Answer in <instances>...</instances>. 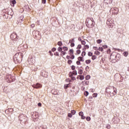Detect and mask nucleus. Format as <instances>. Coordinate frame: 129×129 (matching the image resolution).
Instances as JSON below:
<instances>
[{
    "label": "nucleus",
    "mask_w": 129,
    "mask_h": 129,
    "mask_svg": "<svg viewBox=\"0 0 129 129\" xmlns=\"http://www.w3.org/2000/svg\"><path fill=\"white\" fill-rule=\"evenodd\" d=\"M86 25L89 28H92L94 26L93 19L87 18L86 20Z\"/></svg>",
    "instance_id": "obj_1"
},
{
    "label": "nucleus",
    "mask_w": 129,
    "mask_h": 129,
    "mask_svg": "<svg viewBox=\"0 0 129 129\" xmlns=\"http://www.w3.org/2000/svg\"><path fill=\"white\" fill-rule=\"evenodd\" d=\"M23 54L21 52H18L15 54L14 56V60L17 61L18 62H20L23 58Z\"/></svg>",
    "instance_id": "obj_2"
},
{
    "label": "nucleus",
    "mask_w": 129,
    "mask_h": 129,
    "mask_svg": "<svg viewBox=\"0 0 129 129\" xmlns=\"http://www.w3.org/2000/svg\"><path fill=\"white\" fill-rule=\"evenodd\" d=\"M19 119L22 123H24L28 120V117L25 116L24 114H20Z\"/></svg>",
    "instance_id": "obj_3"
},
{
    "label": "nucleus",
    "mask_w": 129,
    "mask_h": 129,
    "mask_svg": "<svg viewBox=\"0 0 129 129\" xmlns=\"http://www.w3.org/2000/svg\"><path fill=\"white\" fill-rule=\"evenodd\" d=\"M111 58L115 60H119L120 59V54L116 52L112 53L111 55Z\"/></svg>",
    "instance_id": "obj_4"
},
{
    "label": "nucleus",
    "mask_w": 129,
    "mask_h": 129,
    "mask_svg": "<svg viewBox=\"0 0 129 129\" xmlns=\"http://www.w3.org/2000/svg\"><path fill=\"white\" fill-rule=\"evenodd\" d=\"M6 81L8 83L13 82L15 81V77L12 75L7 76L6 77Z\"/></svg>",
    "instance_id": "obj_5"
},
{
    "label": "nucleus",
    "mask_w": 129,
    "mask_h": 129,
    "mask_svg": "<svg viewBox=\"0 0 129 129\" xmlns=\"http://www.w3.org/2000/svg\"><path fill=\"white\" fill-rule=\"evenodd\" d=\"M110 12L112 14V15H117L118 14L119 10L116 8H112L110 10Z\"/></svg>",
    "instance_id": "obj_6"
},
{
    "label": "nucleus",
    "mask_w": 129,
    "mask_h": 129,
    "mask_svg": "<svg viewBox=\"0 0 129 129\" xmlns=\"http://www.w3.org/2000/svg\"><path fill=\"white\" fill-rule=\"evenodd\" d=\"M17 37L18 36L16 32H13V33H12L10 36L11 39L12 40H15V41H17L18 40Z\"/></svg>",
    "instance_id": "obj_7"
},
{
    "label": "nucleus",
    "mask_w": 129,
    "mask_h": 129,
    "mask_svg": "<svg viewBox=\"0 0 129 129\" xmlns=\"http://www.w3.org/2000/svg\"><path fill=\"white\" fill-rule=\"evenodd\" d=\"M75 42V40H74V38H71L69 40V43L71 44L70 46L71 47H73L75 46V44L74 43Z\"/></svg>",
    "instance_id": "obj_8"
},
{
    "label": "nucleus",
    "mask_w": 129,
    "mask_h": 129,
    "mask_svg": "<svg viewBox=\"0 0 129 129\" xmlns=\"http://www.w3.org/2000/svg\"><path fill=\"white\" fill-rule=\"evenodd\" d=\"M32 87H33V88L38 89L41 88L42 87V85L41 84L37 83L36 84L33 85Z\"/></svg>",
    "instance_id": "obj_9"
},
{
    "label": "nucleus",
    "mask_w": 129,
    "mask_h": 129,
    "mask_svg": "<svg viewBox=\"0 0 129 129\" xmlns=\"http://www.w3.org/2000/svg\"><path fill=\"white\" fill-rule=\"evenodd\" d=\"M113 0H104V3L107 5L111 4Z\"/></svg>",
    "instance_id": "obj_10"
},
{
    "label": "nucleus",
    "mask_w": 129,
    "mask_h": 129,
    "mask_svg": "<svg viewBox=\"0 0 129 129\" xmlns=\"http://www.w3.org/2000/svg\"><path fill=\"white\" fill-rule=\"evenodd\" d=\"M16 4V0H13L11 2H10V4L12 7H14L15 4Z\"/></svg>",
    "instance_id": "obj_11"
},
{
    "label": "nucleus",
    "mask_w": 129,
    "mask_h": 129,
    "mask_svg": "<svg viewBox=\"0 0 129 129\" xmlns=\"http://www.w3.org/2000/svg\"><path fill=\"white\" fill-rule=\"evenodd\" d=\"M32 116H33V118H37L38 117V113H36V112L33 113L32 114Z\"/></svg>",
    "instance_id": "obj_12"
},
{
    "label": "nucleus",
    "mask_w": 129,
    "mask_h": 129,
    "mask_svg": "<svg viewBox=\"0 0 129 129\" xmlns=\"http://www.w3.org/2000/svg\"><path fill=\"white\" fill-rule=\"evenodd\" d=\"M74 49H70L69 51V55H74Z\"/></svg>",
    "instance_id": "obj_13"
},
{
    "label": "nucleus",
    "mask_w": 129,
    "mask_h": 129,
    "mask_svg": "<svg viewBox=\"0 0 129 129\" xmlns=\"http://www.w3.org/2000/svg\"><path fill=\"white\" fill-rule=\"evenodd\" d=\"M78 77H80L79 79L81 81H82L84 79V76H81V75H79L77 76V79H78Z\"/></svg>",
    "instance_id": "obj_14"
},
{
    "label": "nucleus",
    "mask_w": 129,
    "mask_h": 129,
    "mask_svg": "<svg viewBox=\"0 0 129 129\" xmlns=\"http://www.w3.org/2000/svg\"><path fill=\"white\" fill-rule=\"evenodd\" d=\"M34 36L37 38L39 37L40 36L39 32V31H35V34H34Z\"/></svg>",
    "instance_id": "obj_15"
},
{
    "label": "nucleus",
    "mask_w": 129,
    "mask_h": 129,
    "mask_svg": "<svg viewBox=\"0 0 129 129\" xmlns=\"http://www.w3.org/2000/svg\"><path fill=\"white\" fill-rule=\"evenodd\" d=\"M62 50H63L64 51H68L69 50V48L68 47L63 46L62 47Z\"/></svg>",
    "instance_id": "obj_16"
},
{
    "label": "nucleus",
    "mask_w": 129,
    "mask_h": 129,
    "mask_svg": "<svg viewBox=\"0 0 129 129\" xmlns=\"http://www.w3.org/2000/svg\"><path fill=\"white\" fill-rule=\"evenodd\" d=\"M78 74L79 75H82V74H83V71L82 69H79L78 70Z\"/></svg>",
    "instance_id": "obj_17"
},
{
    "label": "nucleus",
    "mask_w": 129,
    "mask_h": 129,
    "mask_svg": "<svg viewBox=\"0 0 129 129\" xmlns=\"http://www.w3.org/2000/svg\"><path fill=\"white\" fill-rule=\"evenodd\" d=\"M128 55V52L127 51H124L123 53V55L125 57H127Z\"/></svg>",
    "instance_id": "obj_18"
},
{
    "label": "nucleus",
    "mask_w": 129,
    "mask_h": 129,
    "mask_svg": "<svg viewBox=\"0 0 129 129\" xmlns=\"http://www.w3.org/2000/svg\"><path fill=\"white\" fill-rule=\"evenodd\" d=\"M84 49H85V51H86V49H89V46L88 45H84Z\"/></svg>",
    "instance_id": "obj_19"
},
{
    "label": "nucleus",
    "mask_w": 129,
    "mask_h": 129,
    "mask_svg": "<svg viewBox=\"0 0 129 129\" xmlns=\"http://www.w3.org/2000/svg\"><path fill=\"white\" fill-rule=\"evenodd\" d=\"M76 55H79L81 53V51L79 49H77V50L76 51Z\"/></svg>",
    "instance_id": "obj_20"
},
{
    "label": "nucleus",
    "mask_w": 129,
    "mask_h": 129,
    "mask_svg": "<svg viewBox=\"0 0 129 129\" xmlns=\"http://www.w3.org/2000/svg\"><path fill=\"white\" fill-rule=\"evenodd\" d=\"M91 60L90 59H87L85 61V63L87 64H89L91 63Z\"/></svg>",
    "instance_id": "obj_21"
},
{
    "label": "nucleus",
    "mask_w": 129,
    "mask_h": 129,
    "mask_svg": "<svg viewBox=\"0 0 129 129\" xmlns=\"http://www.w3.org/2000/svg\"><path fill=\"white\" fill-rule=\"evenodd\" d=\"M60 52H61L60 55H61V56H64L67 54V52H65L64 51H62Z\"/></svg>",
    "instance_id": "obj_22"
},
{
    "label": "nucleus",
    "mask_w": 129,
    "mask_h": 129,
    "mask_svg": "<svg viewBox=\"0 0 129 129\" xmlns=\"http://www.w3.org/2000/svg\"><path fill=\"white\" fill-rule=\"evenodd\" d=\"M111 88H112L111 87H109V88H106V90L107 91H109V93L110 94V93H111V91H109V90L111 89Z\"/></svg>",
    "instance_id": "obj_23"
},
{
    "label": "nucleus",
    "mask_w": 129,
    "mask_h": 129,
    "mask_svg": "<svg viewBox=\"0 0 129 129\" xmlns=\"http://www.w3.org/2000/svg\"><path fill=\"white\" fill-rule=\"evenodd\" d=\"M57 50L58 52H61V51H62V48L61 47H58L57 48Z\"/></svg>",
    "instance_id": "obj_24"
},
{
    "label": "nucleus",
    "mask_w": 129,
    "mask_h": 129,
    "mask_svg": "<svg viewBox=\"0 0 129 129\" xmlns=\"http://www.w3.org/2000/svg\"><path fill=\"white\" fill-rule=\"evenodd\" d=\"M82 48V45L81 44H79L78 46L77 47V50H80Z\"/></svg>",
    "instance_id": "obj_25"
},
{
    "label": "nucleus",
    "mask_w": 129,
    "mask_h": 129,
    "mask_svg": "<svg viewBox=\"0 0 129 129\" xmlns=\"http://www.w3.org/2000/svg\"><path fill=\"white\" fill-rule=\"evenodd\" d=\"M84 94L87 97L89 95V92L87 91H85V92H84Z\"/></svg>",
    "instance_id": "obj_26"
},
{
    "label": "nucleus",
    "mask_w": 129,
    "mask_h": 129,
    "mask_svg": "<svg viewBox=\"0 0 129 129\" xmlns=\"http://www.w3.org/2000/svg\"><path fill=\"white\" fill-rule=\"evenodd\" d=\"M102 40L101 39H98L96 40V42L98 44H100L102 42Z\"/></svg>",
    "instance_id": "obj_27"
},
{
    "label": "nucleus",
    "mask_w": 129,
    "mask_h": 129,
    "mask_svg": "<svg viewBox=\"0 0 129 129\" xmlns=\"http://www.w3.org/2000/svg\"><path fill=\"white\" fill-rule=\"evenodd\" d=\"M78 59L79 61H83V57H79L78 58Z\"/></svg>",
    "instance_id": "obj_28"
},
{
    "label": "nucleus",
    "mask_w": 129,
    "mask_h": 129,
    "mask_svg": "<svg viewBox=\"0 0 129 129\" xmlns=\"http://www.w3.org/2000/svg\"><path fill=\"white\" fill-rule=\"evenodd\" d=\"M92 60H95L97 59V56L95 55H92Z\"/></svg>",
    "instance_id": "obj_29"
},
{
    "label": "nucleus",
    "mask_w": 129,
    "mask_h": 129,
    "mask_svg": "<svg viewBox=\"0 0 129 129\" xmlns=\"http://www.w3.org/2000/svg\"><path fill=\"white\" fill-rule=\"evenodd\" d=\"M98 50L101 52L103 51V48H102V47H99Z\"/></svg>",
    "instance_id": "obj_30"
},
{
    "label": "nucleus",
    "mask_w": 129,
    "mask_h": 129,
    "mask_svg": "<svg viewBox=\"0 0 129 129\" xmlns=\"http://www.w3.org/2000/svg\"><path fill=\"white\" fill-rule=\"evenodd\" d=\"M57 45L59 46H61L62 45V42L60 41H58L57 42Z\"/></svg>",
    "instance_id": "obj_31"
},
{
    "label": "nucleus",
    "mask_w": 129,
    "mask_h": 129,
    "mask_svg": "<svg viewBox=\"0 0 129 129\" xmlns=\"http://www.w3.org/2000/svg\"><path fill=\"white\" fill-rule=\"evenodd\" d=\"M71 70H73V71H75V69H76V67L74 65L72 66L71 67Z\"/></svg>",
    "instance_id": "obj_32"
},
{
    "label": "nucleus",
    "mask_w": 129,
    "mask_h": 129,
    "mask_svg": "<svg viewBox=\"0 0 129 129\" xmlns=\"http://www.w3.org/2000/svg\"><path fill=\"white\" fill-rule=\"evenodd\" d=\"M90 78L91 77L90 76V75H87V76H86L85 79L86 80H89Z\"/></svg>",
    "instance_id": "obj_33"
},
{
    "label": "nucleus",
    "mask_w": 129,
    "mask_h": 129,
    "mask_svg": "<svg viewBox=\"0 0 129 129\" xmlns=\"http://www.w3.org/2000/svg\"><path fill=\"white\" fill-rule=\"evenodd\" d=\"M69 87V84L64 85V88L66 90H67Z\"/></svg>",
    "instance_id": "obj_34"
},
{
    "label": "nucleus",
    "mask_w": 129,
    "mask_h": 129,
    "mask_svg": "<svg viewBox=\"0 0 129 129\" xmlns=\"http://www.w3.org/2000/svg\"><path fill=\"white\" fill-rule=\"evenodd\" d=\"M81 42L82 45H85L86 44V42L85 40H81Z\"/></svg>",
    "instance_id": "obj_35"
},
{
    "label": "nucleus",
    "mask_w": 129,
    "mask_h": 129,
    "mask_svg": "<svg viewBox=\"0 0 129 129\" xmlns=\"http://www.w3.org/2000/svg\"><path fill=\"white\" fill-rule=\"evenodd\" d=\"M95 54L97 55H100L101 53L100 52H99L98 51H96L95 52Z\"/></svg>",
    "instance_id": "obj_36"
},
{
    "label": "nucleus",
    "mask_w": 129,
    "mask_h": 129,
    "mask_svg": "<svg viewBox=\"0 0 129 129\" xmlns=\"http://www.w3.org/2000/svg\"><path fill=\"white\" fill-rule=\"evenodd\" d=\"M73 75H74L72 73V72H70L69 74V77H70V78H72Z\"/></svg>",
    "instance_id": "obj_37"
},
{
    "label": "nucleus",
    "mask_w": 129,
    "mask_h": 129,
    "mask_svg": "<svg viewBox=\"0 0 129 129\" xmlns=\"http://www.w3.org/2000/svg\"><path fill=\"white\" fill-rule=\"evenodd\" d=\"M79 115L80 116H82L84 115V112L81 111L79 113Z\"/></svg>",
    "instance_id": "obj_38"
},
{
    "label": "nucleus",
    "mask_w": 129,
    "mask_h": 129,
    "mask_svg": "<svg viewBox=\"0 0 129 129\" xmlns=\"http://www.w3.org/2000/svg\"><path fill=\"white\" fill-rule=\"evenodd\" d=\"M76 113V111L74 110H71V113L73 114V115H75Z\"/></svg>",
    "instance_id": "obj_39"
},
{
    "label": "nucleus",
    "mask_w": 129,
    "mask_h": 129,
    "mask_svg": "<svg viewBox=\"0 0 129 129\" xmlns=\"http://www.w3.org/2000/svg\"><path fill=\"white\" fill-rule=\"evenodd\" d=\"M88 55L89 56H93V53L91 52H88Z\"/></svg>",
    "instance_id": "obj_40"
},
{
    "label": "nucleus",
    "mask_w": 129,
    "mask_h": 129,
    "mask_svg": "<svg viewBox=\"0 0 129 129\" xmlns=\"http://www.w3.org/2000/svg\"><path fill=\"white\" fill-rule=\"evenodd\" d=\"M72 73L74 75H77V72L76 71H74L73 72H72Z\"/></svg>",
    "instance_id": "obj_41"
},
{
    "label": "nucleus",
    "mask_w": 129,
    "mask_h": 129,
    "mask_svg": "<svg viewBox=\"0 0 129 129\" xmlns=\"http://www.w3.org/2000/svg\"><path fill=\"white\" fill-rule=\"evenodd\" d=\"M97 95H98L97 93H94V94H92L93 97H97Z\"/></svg>",
    "instance_id": "obj_42"
},
{
    "label": "nucleus",
    "mask_w": 129,
    "mask_h": 129,
    "mask_svg": "<svg viewBox=\"0 0 129 129\" xmlns=\"http://www.w3.org/2000/svg\"><path fill=\"white\" fill-rule=\"evenodd\" d=\"M72 60H71V59H69V60H68V61H67V63H69V64H71V63H72Z\"/></svg>",
    "instance_id": "obj_43"
},
{
    "label": "nucleus",
    "mask_w": 129,
    "mask_h": 129,
    "mask_svg": "<svg viewBox=\"0 0 129 129\" xmlns=\"http://www.w3.org/2000/svg\"><path fill=\"white\" fill-rule=\"evenodd\" d=\"M82 56H86V52L85 51H83L82 53Z\"/></svg>",
    "instance_id": "obj_44"
},
{
    "label": "nucleus",
    "mask_w": 129,
    "mask_h": 129,
    "mask_svg": "<svg viewBox=\"0 0 129 129\" xmlns=\"http://www.w3.org/2000/svg\"><path fill=\"white\" fill-rule=\"evenodd\" d=\"M54 55L59 56V55L58 52H56L55 53H54Z\"/></svg>",
    "instance_id": "obj_45"
},
{
    "label": "nucleus",
    "mask_w": 129,
    "mask_h": 129,
    "mask_svg": "<svg viewBox=\"0 0 129 129\" xmlns=\"http://www.w3.org/2000/svg\"><path fill=\"white\" fill-rule=\"evenodd\" d=\"M70 56H71V57H70V58H71V59H74V58H75V56L74 55V54H73V55H70Z\"/></svg>",
    "instance_id": "obj_46"
},
{
    "label": "nucleus",
    "mask_w": 129,
    "mask_h": 129,
    "mask_svg": "<svg viewBox=\"0 0 129 129\" xmlns=\"http://www.w3.org/2000/svg\"><path fill=\"white\" fill-rule=\"evenodd\" d=\"M112 89H113V92L114 93H117V92H116V89H115V90H114V89H115V87H112Z\"/></svg>",
    "instance_id": "obj_47"
},
{
    "label": "nucleus",
    "mask_w": 129,
    "mask_h": 129,
    "mask_svg": "<svg viewBox=\"0 0 129 129\" xmlns=\"http://www.w3.org/2000/svg\"><path fill=\"white\" fill-rule=\"evenodd\" d=\"M86 120H87V121H90V120H91V117H89V116H87V117H86Z\"/></svg>",
    "instance_id": "obj_48"
},
{
    "label": "nucleus",
    "mask_w": 129,
    "mask_h": 129,
    "mask_svg": "<svg viewBox=\"0 0 129 129\" xmlns=\"http://www.w3.org/2000/svg\"><path fill=\"white\" fill-rule=\"evenodd\" d=\"M81 116V119H85L86 117L84 115H82Z\"/></svg>",
    "instance_id": "obj_49"
},
{
    "label": "nucleus",
    "mask_w": 129,
    "mask_h": 129,
    "mask_svg": "<svg viewBox=\"0 0 129 129\" xmlns=\"http://www.w3.org/2000/svg\"><path fill=\"white\" fill-rule=\"evenodd\" d=\"M56 49L55 47H53V48L51 49V51H52V52H54V51H56Z\"/></svg>",
    "instance_id": "obj_50"
},
{
    "label": "nucleus",
    "mask_w": 129,
    "mask_h": 129,
    "mask_svg": "<svg viewBox=\"0 0 129 129\" xmlns=\"http://www.w3.org/2000/svg\"><path fill=\"white\" fill-rule=\"evenodd\" d=\"M71 78L72 80L75 81L76 80L75 77H72Z\"/></svg>",
    "instance_id": "obj_51"
},
{
    "label": "nucleus",
    "mask_w": 129,
    "mask_h": 129,
    "mask_svg": "<svg viewBox=\"0 0 129 129\" xmlns=\"http://www.w3.org/2000/svg\"><path fill=\"white\" fill-rule=\"evenodd\" d=\"M102 48L103 49H107V45H104L102 46Z\"/></svg>",
    "instance_id": "obj_52"
},
{
    "label": "nucleus",
    "mask_w": 129,
    "mask_h": 129,
    "mask_svg": "<svg viewBox=\"0 0 129 129\" xmlns=\"http://www.w3.org/2000/svg\"><path fill=\"white\" fill-rule=\"evenodd\" d=\"M46 0H42V4H46Z\"/></svg>",
    "instance_id": "obj_53"
},
{
    "label": "nucleus",
    "mask_w": 129,
    "mask_h": 129,
    "mask_svg": "<svg viewBox=\"0 0 129 129\" xmlns=\"http://www.w3.org/2000/svg\"><path fill=\"white\" fill-rule=\"evenodd\" d=\"M68 116L70 118L72 117V114L71 113L68 114Z\"/></svg>",
    "instance_id": "obj_54"
},
{
    "label": "nucleus",
    "mask_w": 129,
    "mask_h": 129,
    "mask_svg": "<svg viewBox=\"0 0 129 129\" xmlns=\"http://www.w3.org/2000/svg\"><path fill=\"white\" fill-rule=\"evenodd\" d=\"M110 52H111L110 49H108V50H107V53L108 54H109V53H110Z\"/></svg>",
    "instance_id": "obj_55"
},
{
    "label": "nucleus",
    "mask_w": 129,
    "mask_h": 129,
    "mask_svg": "<svg viewBox=\"0 0 129 129\" xmlns=\"http://www.w3.org/2000/svg\"><path fill=\"white\" fill-rule=\"evenodd\" d=\"M89 70V66H87V67H86V70L87 71H88Z\"/></svg>",
    "instance_id": "obj_56"
},
{
    "label": "nucleus",
    "mask_w": 129,
    "mask_h": 129,
    "mask_svg": "<svg viewBox=\"0 0 129 129\" xmlns=\"http://www.w3.org/2000/svg\"><path fill=\"white\" fill-rule=\"evenodd\" d=\"M77 65H80L81 64L80 61H77Z\"/></svg>",
    "instance_id": "obj_57"
},
{
    "label": "nucleus",
    "mask_w": 129,
    "mask_h": 129,
    "mask_svg": "<svg viewBox=\"0 0 129 129\" xmlns=\"http://www.w3.org/2000/svg\"><path fill=\"white\" fill-rule=\"evenodd\" d=\"M38 106H39V107H41L42 106V104H41V103H38Z\"/></svg>",
    "instance_id": "obj_58"
},
{
    "label": "nucleus",
    "mask_w": 129,
    "mask_h": 129,
    "mask_svg": "<svg viewBox=\"0 0 129 129\" xmlns=\"http://www.w3.org/2000/svg\"><path fill=\"white\" fill-rule=\"evenodd\" d=\"M78 41H82V38L81 37L78 38Z\"/></svg>",
    "instance_id": "obj_59"
},
{
    "label": "nucleus",
    "mask_w": 129,
    "mask_h": 129,
    "mask_svg": "<svg viewBox=\"0 0 129 129\" xmlns=\"http://www.w3.org/2000/svg\"><path fill=\"white\" fill-rule=\"evenodd\" d=\"M66 58L69 60L70 59V56L69 55H67Z\"/></svg>",
    "instance_id": "obj_60"
},
{
    "label": "nucleus",
    "mask_w": 129,
    "mask_h": 129,
    "mask_svg": "<svg viewBox=\"0 0 129 129\" xmlns=\"http://www.w3.org/2000/svg\"><path fill=\"white\" fill-rule=\"evenodd\" d=\"M35 27V24H31V27L34 28Z\"/></svg>",
    "instance_id": "obj_61"
},
{
    "label": "nucleus",
    "mask_w": 129,
    "mask_h": 129,
    "mask_svg": "<svg viewBox=\"0 0 129 129\" xmlns=\"http://www.w3.org/2000/svg\"><path fill=\"white\" fill-rule=\"evenodd\" d=\"M117 93H112V94H113V96H114L116 95Z\"/></svg>",
    "instance_id": "obj_62"
},
{
    "label": "nucleus",
    "mask_w": 129,
    "mask_h": 129,
    "mask_svg": "<svg viewBox=\"0 0 129 129\" xmlns=\"http://www.w3.org/2000/svg\"><path fill=\"white\" fill-rule=\"evenodd\" d=\"M93 49H94L95 50H97V47L96 46H94V47H93Z\"/></svg>",
    "instance_id": "obj_63"
},
{
    "label": "nucleus",
    "mask_w": 129,
    "mask_h": 129,
    "mask_svg": "<svg viewBox=\"0 0 129 129\" xmlns=\"http://www.w3.org/2000/svg\"><path fill=\"white\" fill-rule=\"evenodd\" d=\"M42 128H43V129H47L46 127L45 128V127H43Z\"/></svg>",
    "instance_id": "obj_64"
}]
</instances>
